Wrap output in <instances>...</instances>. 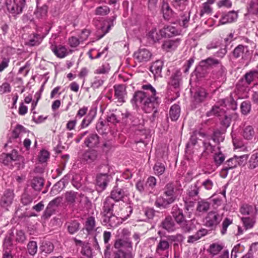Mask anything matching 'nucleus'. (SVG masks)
I'll list each match as a JSON object with an SVG mask.
<instances>
[{
  "instance_id": "36",
  "label": "nucleus",
  "mask_w": 258,
  "mask_h": 258,
  "mask_svg": "<svg viewBox=\"0 0 258 258\" xmlns=\"http://www.w3.org/2000/svg\"><path fill=\"white\" fill-rule=\"evenodd\" d=\"M210 207V203L205 200H202L197 203V212L200 214L205 213L209 210Z\"/></svg>"
},
{
  "instance_id": "59",
  "label": "nucleus",
  "mask_w": 258,
  "mask_h": 258,
  "mask_svg": "<svg viewBox=\"0 0 258 258\" xmlns=\"http://www.w3.org/2000/svg\"><path fill=\"white\" fill-rule=\"evenodd\" d=\"M244 247L240 243H238L233 248L231 253V258H236L237 257V254L241 253L243 251Z\"/></svg>"
},
{
  "instance_id": "5",
  "label": "nucleus",
  "mask_w": 258,
  "mask_h": 258,
  "mask_svg": "<svg viewBox=\"0 0 258 258\" xmlns=\"http://www.w3.org/2000/svg\"><path fill=\"white\" fill-rule=\"evenodd\" d=\"M228 101L227 99H222L217 102L212 108L211 110L208 113V115L212 114L217 115L220 117L221 124L224 127H228L230 124L231 117L228 116L227 113L224 110L223 107L226 105V103Z\"/></svg>"
},
{
  "instance_id": "53",
  "label": "nucleus",
  "mask_w": 258,
  "mask_h": 258,
  "mask_svg": "<svg viewBox=\"0 0 258 258\" xmlns=\"http://www.w3.org/2000/svg\"><path fill=\"white\" fill-rule=\"evenodd\" d=\"M241 221L246 229L251 228L255 223L254 218L250 217H242Z\"/></svg>"
},
{
  "instance_id": "50",
  "label": "nucleus",
  "mask_w": 258,
  "mask_h": 258,
  "mask_svg": "<svg viewBox=\"0 0 258 258\" xmlns=\"http://www.w3.org/2000/svg\"><path fill=\"white\" fill-rule=\"evenodd\" d=\"M206 231L205 229L200 230L198 231L196 234L188 236L187 242L194 243V242L200 239L202 236L206 235Z\"/></svg>"
},
{
  "instance_id": "21",
  "label": "nucleus",
  "mask_w": 258,
  "mask_h": 258,
  "mask_svg": "<svg viewBox=\"0 0 258 258\" xmlns=\"http://www.w3.org/2000/svg\"><path fill=\"white\" fill-rule=\"evenodd\" d=\"M96 115V109L91 108L88 113L83 119L80 124L81 128L87 127L94 120Z\"/></svg>"
},
{
  "instance_id": "47",
  "label": "nucleus",
  "mask_w": 258,
  "mask_h": 258,
  "mask_svg": "<svg viewBox=\"0 0 258 258\" xmlns=\"http://www.w3.org/2000/svg\"><path fill=\"white\" fill-rule=\"evenodd\" d=\"M41 41L40 36L37 34H33L29 36L27 44L31 46L38 45Z\"/></svg>"
},
{
  "instance_id": "10",
  "label": "nucleus",
  "mask_w": 258,
  "mask_h": 258,
  "mask_svg": "<svg viewBox=\"0 0 258 258\" xmlns=\"http://www.w3.org/2000/svg\"><path fill=\"white\" fill-rule=\"evenodd\" d=\"M204 150L203 154L204 155H209L211 153L220 150V147L216 143H213L212 138L206 137L203 141Z\"/></svg>"
},
{
  "instance_id": "62",
  "label": "nucleus",
  "mask_w": 258,
  "mask_h": 258,
  "mask_svg": "<svg viewBox=\"0 0 258 258\" xmlns=\"http://www.w3.org/2000/svg\"><path fill=\"white\" fill-rule=\"evenodd\" d=\"M41 250L46 253H50L53 251L54 249V245L53 243L50 241H46L44 242L41 246Z\"/></svg>"
},
{
  "instance_id": "64",
  "label": "nucleus",
  "mask_w": 258,
  "mask_h": 258,
  "mask_svg": "<svg viewBox=\"0 0 258 258\" xmlns=\"http://www.w3.org/2000/svg\"><path fill=\"white\" fill-rule=\"evenodd\" d=\"M110 67L108 63H105L97 68L94 72L95 74H106L110 71Z\"/></svg>"
},
{
  "instance_id": "48",
  "label": "nucleus",
  "mask_w": 258,
  "mask_h": 258,
  "mask_svg": "<svg viewBox=\"0 0 258 258\" xmlns=\"http://www.w3.org/2000/svg\"><path fill=\"white\" fill-rule=\"evenodd\" d=\"M217 151L218 153H215L213 159L215 165L219 166L223 163L225 159V156L220 150Z\"/></svg>"
},
{
  "instance_id": "11",
  "label": "nucleus",
  "mask_w": 258,
  "mask_h": 258,
  "mask_svg": "<svg viewBox=\"0 0 258 258\" xmlns=\"http://www.w3.org/2000/svg\"><path fill=\"white\" fill-rule=\"evenodd\" d=\"M62 198L57 197L51 201L48 204L44 211L42 217L44 219H48L53 214L60 203L62 201Z\"/></svg>"
},
{
  "instance_id": "27",
  "label": "nucleus",
  "mask_w": 258,
  "mask_h": 258,
  "mask_svg": "<svg viewBox=\"0 0 258 258\" xmlns=\"http://www.w3.org/2000/svg\"><path fill=\"white\" fill-rule=\"evenodd\" d=\"M162 227L168 232L174 231L176 229L175 224L172 217L167 216L161 223Z\"/></svg>"
},
{
  "instance_id": "56",
  "label": "nucleus",
  "mask_w": 258,
  "mask_h": 258,
  "mask_svg": "<svg viewBox=\"0 0 258 258\" xmlns=\"http://www.w3.org/2000/svg\"><path fill=\"white\" fill-rule=\"evenodd\" d=\"M43 186V179L41 178L35 177L32 181V187L36 190H40Z\"/></svg>"
},
{
  "instance_id": "3",
  "label": "nucleus",
  "mask_w": 258,
  "mask_h": 258,
  "mask_svg": "<svg viewBox=\"0 0 258 258\" xmlns=\"http://www.w3.org/2000/svg\"><path fill=\"white\" fill-rule=\"evenodd\" d=\"M114 247L117 249L114 252V258H134V254L132 252V243L130 241L122 239L116 240Z\"/></svg>"
},
{
  "instance_id": "55",
  "label": "nucleus",
  "mask_w": 258,
  "mask_h": 258,
  "mask_svg": "<svg viewBox=\"0 0 258 258\" xmlns=\"http://www.w3.org/2000/svg\"><path fill=\"white\" fill-rule=\"evenodd\" d=\"M80 223L77 221H73L68 223V230L70 233L74 234L79 229Z\"/></svg>"
},
{
  "instance_id": "15",
  "label": "nucleus",
  "mask_w": 258,
  "mask_h": 258,
  "mask_svg": "<svg viewBox=\"0 0 258 258\" xmlns=\"http://www.w3.org/2000/svg\"><path fill=\"white\" fill-rule=\"evenodd\" d=\"M179 38L165 40L162 44V49L166 52H171L175 50L180 43Z\"/></svg>"
},
{
  "instance_id": "6",
  "label": "nucleus",
  "mask_w": 258,
  "mask_h": 258,
  "mask_svg": "<svg viewBox=\"0 0 258 258\" xmlns=\"http://www.w3.org/2000/svg\"><path fill=\"white\" fill-rule=\"evenodd\" d=\"M78 196H80L81 198L80 203H84L85 207H89L91 205V202L87 197H85L84 195L79 194L78 192L74 191H67L64 195L66 202L69 205H73Z\"/></svg>"
},
{
  "instance_id": "61",
  "label": "nucleus",
  "mask_w": 258,
  "mask_h": 258,
  "mask_svg": "<svg viewBox=\"0 0 258 258\" xmlns=\"http://www.w3.org/2000/svg\"><path fill=\"white\" fill-rule=\"evenodd\" d=\"M47 13V7L46 5H43L41 7L37 8L35 14L37 18H42L46 15Z\"/></svg>"
},
{
  "instance_id": "25",
  "label": "nucleus",
  "mask_w": 258,
  "mask_h": 258,
  "mask_svg": "<svg viewBox=\"0 0 258 258\" xmlns=\"http://www.w3.org/2000/svg\"><path fill=\"white\" fill-rule=\"evenodd\" d=\"M161 34L164 35V37H172L179 34L180 31L175 27L169 25L160 30Z\"/></svg>"
},
{
  "instance_id": "37",
  "label": "nucleus",
  "mask_w": 258,
  "mask_h": 258,
  "mask_svg": "<svg viewBox=\"0 0 258 258\" xmlns=\"http://www.w3.org/2000/svg\"><path fill=\"white\" fill-rule=\"evenodd\" d=\"M237 166L236 158L234 157L229 159L224 164L222 169V172H225V175L227 174L229 170L235 168Z\"/></svg>"
},
{
  "instance_id": "41",
  "label": "nucleus",
  "mask_w": 258,
  "mask_h": 258,
  "mask_svg": "<svg viewBox=\"0 0 258 258\" xmlns=\"http://www.w3.org/2000/svg\"><path fill=\"white\" fill-rule=\"evenodd\" d=\"M96 222L95 218L91 216L87 219L85 223V229L89 234L91 233L95 229Z\"/></svg>"
},
{
  "instance_id": "7",
  "label": "nucleus",
  "mask_w": 258,
  "mask_h": 258,
  "mask_svg": "<svg viewBox=\"0 0 258 258\" xmlns=\"http://www.w3.org/2000/svg\"><path fill=\"white\" fill-rule=\"evenodd\" d=\"M222 219V215L218 213L216 211H211L208 213L205 218V226L214 229L219 224Z\"/></svg>"
},
{
  "instance_id": "35",
  "label": "nucleus",
  "mask_w": 258,
  "mask_h": 258,
  "mask_svg": "<svg viewBox=\"0 0 258 258\" xmlns=\"http://www.w3.org/2000/svg\"><path fill=\"white\" fill-rule=\"evenodd\" d=\"M97 157V153L96 151L89 150L83 154L82 159L87 163H90L95 161Z\"/></svg>"
},
{
  "instance_id": "43",
  "label": "nucleus",
  "mask_w": 258,
  "mask_h": 258,
  "mask_svg": "<svg viewBox=\"0 0 258 258\" xmlns=\"http://www.w3.org/2000/svg\"><path fill=\"white\" fill-rule=\"evenodd\" d=\"M240 212L244 215L252 216L254 215V209L251 205L243 204L240 208Z\"/></svg>"
},
{
  "instance_id": "28",
  "label": "nucleus",
  "mask_w": 258,
  "mask_h": 258,
  "mask_svg": "<svg viewBox=\"0 0 258 258\" xmlns=\"http://www.w3.org/2000/svg\"><path fill=\"white\" fill-rule=\"evenodd\" d=\"M169 246L170 243L167 240L161 238L157 245L156 252L159 255H162L163 252L168 251Z\"/></svg>"
},
{
  "instance_id": "54",
  "label": "nucleus",
  "mask_w": 258,
  "mask_h": 258,
  "mask_svg": "<svg viewBox=\"0 0 258 258\" xmlns=\"http://www.w3.org/2000/svg\"><path fill=\"white\" fill-rule=\"evenodd\" d=\"M163 36H164V35L161 34L160 31L158 32L157 30L155 29L152 30L148 34V37L154 42H156L159 40Z\"/></svg>"
},
{
  "instance_id": "44",
  "label": "nucleus",
  "mask_w": 258,
  "mask_h": 258,
  "mask_svg": "<svg viewBox=\"0 0 258 258\" xmlns=\"http://www.w3.org/2000/svg\"><path fill=\"white\" fill-rule=\"evenodd\" d=\"M156 183L157 180L155 177L150 176L148 178L145 184L149 194L153 192L152 190L155 187Z\"/></svg>"
},
{
  "instance_id": "4",
  "label": "nucleus",
  "mask_w": 258,
  "mask_h": 258,
  "mask_svg": "<svg viewBox=\"0 0 258 258\" xmlns=\"http://www.w3.org/2000/svg\"><path fill=\"white\" fill-rule=\"evenodd\" d=\"M128 182L124 180L116 179V185L114 186L109 196L117 203L124 201L125 198L130 195L128 188Z\"/></svg>"
},
{
  "instance_id": "38",
  "label": "nucleus",
  "mask_w": 258,
  "mask_h": 258,
  "mask_svg": "<svg viewBox=\"0 0 258 258\" xmlns=\"http://www.w3.org/2000/svg\"><path fill=\"white\" fill-rule=\"evenodd\" d=\"M180 108L178 105L174 104L170 107L169 116L173 121L176 120L179 117Z\"/></svg>"
},
{
  "instance_id": "9",
  "label": "nucleus",
  "mask_w": 258,
  "mask_h": 258,
  "mask_svg": "<svg viewBox=\"0 0 258 258\" xmlns=\"http://www.w3.org/2000/svg\"><path fill=\"white\" fill-rule=\"evenodd\" d=\"M117 203L116 202H115V201L110 197H107L103 203L102 212L103 217L112 214L114 211L115 213H118L117 209L118 206V205L116 204Z\"/></svg>"
},
{
  "instance_id": "20",
  "label": "nucleus",
  "mask_w": 258,
  "mask_h": 258,
  "mask_svg": "<svg viewBox=\"0 0 258 258\" xmlns=\"http://www.w3.org/2000/svg\"><path fill=\"white\" fill-rule=\"evenodd\" d=\"M103 223L105 225H108L110 227H114L119 224L120 220L117 217L112 213L103 216Z\"/></svg>"
},
{
  "instance_id": "42",
  "label": "nucleus",
  "mask_w": 258,
  "mask_h": 258,
  "mask_svg": "<svg viewBox=\"0 0 258 258\" xmlns=\"http://www.w3.org/2000/svg\"><path fill=\"white\" fill-rule=\"evenodd\" d=\"M188 0H172V6L176 9L182 11L188 4Z\"/></svg>"
},
{
  "instance_id": "46",
  "label": "nucleus",
  "mask_w": 258,
  "mask_h": 258,
  "mask_svg": "<svg viewBox=\"0 0 258 258\" xmlns=\"http://www.w3.org/2000/svg\"><path fill=\"white\" fill-rule=\"evenodd\" d=\"M110 11V8L107 6H100L96 8L94 13L96 15L106 16L109 13Z\"/></svg>"
},
{
  "instance_id": "14",
  "label": "nucleus",
  "mask_w": 258,
  "mask_h": 258,
  "mask_svg": "<svg viewBox=\"0 0 258 258\" xmlns=\"http://www.w3.org/2000/svg\"><path fill=\"white\" fill-rule=\"evenodd\" d=\"M116 17L112 16L111 18L107 19L104 23L103 25L101 26L97 32V35L98 39L102 38L106 33H107L111 27L113 26V21L115 20Z\"/></svg>"
},
{
  "instance_id": "18",
  "label": "nucleus",
  "mask_w": 258,
  "mask_h": 258,
  "mask_svg": "<svg viewBox=\"0 0 258 258\" xmlns=\"http://www.w3.org/2000/svg\"><path fill=\"white\" fill-rule=\"evenodd\" d=\"M109 181L107 174H100L97 175L96 179L97 189L99 191L104 190Z\"/></svg>"
},
{
  "instance_id": "2",
  "label": "nucleus",
  "mask_w": 258,
  "mask_h": 258,
  "mask_svg": "<svg viewBox=\"0 0 258 258\" xmlns=\"http://www.w3.org/2000/svg\"><path fill=\"white\" fill-rule=\"evenodd\" d=\"M179 191L172 183H167L163 189V195L156 199L155 205L160 209L168 208L177 199Z\"/></svg>"
},
{
  "instance_id": "24",
  "label": "nucleus",
  "mask_w": 258,
  "mask_h": 258,
  "mask_svg": "<svg viewBox=\"0 0 258 258\" xmlns=\"http://www.w3.org/2000/svg\"><path fill=\"white\" fill-rule=\"evenodd\" d=\"M163 66V61L161 60H157L152 63L150 67V71L154 74L155 77H161Z\"/></svg>"
},
{
  "instance_id": "60",
  "label": "nucleus",
  "mask_w": 258,
  "mask_h": 258,
  "mask_svg": "<svg viewBox=\"0 0 258 258\" xmlns=\"http://www.w3.org/2000/svg\"><path fill=\"white\" fill-rule=\"evenodd\" d=\"M133 212V208L130 205L126 204L125 207L121 210L120 215L122 219H127Z\"/></svg>"
},
{
  "instance_id": "8",
  "label": "nucleus",
  "mask_w": 258,
  "mask_h": 258,
  "mask_svg": "<svg viewBox=\"0 0 258 258\" xmlns=\"http://www.w3.org/2000/svg\"><path fill=\"white\" fill-rule=\"evenodd\" d=\"M8 11L13 15L22 13L25 5V0H8L6 2Z\"/></svg>"
},
{
  "instance_id": "52",
  "label": "nucleus",
  "mask_w": 258,
  "mask_h": 258,
  "mask_svg": "<svg viewBox=\"0 0 258 258\" xmlns=\"http://www.w3.org/2000/svg\"><path fill=\"white\" fill-rule=\"evenodd\" d=\"M249 168L253 169L258 166V153L252 154L248 161Z\"/></svg>"
},
{
  "instance_id": "32",
  "label": "nucleus",
  "mask_w": 258,
  "mask_h": 258,
  "mask_svg": "<svg viewBox=\"0 0 258 258\" xmlns=\"http://www.w3.org/2000/svg\"><path fill=\"white\" fill-rule=\"evenodd\" d=\"M26 132V129L23 126L20 124L17 125L14 130L12 131V135L10 138L11 142H12V140H15L19 138L23 134L25 133Z\"/></svg>"
},
{
  "instance_id": "49",
  "label": "nucleus",
  "mask_w": 258,
  "mask_h": 258,
  "mask_svg": "<svg viewBox=\"0 0 258 258\" xmlns=\"http://www.w3.org/2000/svg\"><path fill=\"white\" fill-rule=\"evenodd\" d=\"M219 68V71L215 74V79H217L219 82H224L225 80L226 77V69L225 68L220 64L218 66Z\"/></svg>"
},
{
  "instance_id": "12",
  "label": "nucleus",
  "mask_w": 258,
  "mask_h": 258,
  "mask_svg": "<svg viewBox=\"0 0 258 258\" xmlns=\"http://www.w3.org/2000/svg\"><path fill=\"white\" fill-rule=\"evenodd\" d=\"M152 56V53L147 49L139 48L134 54V58L139 62H146L149 61Z\"/></svg>"
},
{
  "instance_id": "30",
  "label": "nucleus",
  "mask_w": 258,
  "mask_h": 258,
  "mask_svg": "<svg viewBox=\"0 0 258 258\" xmlns=\"http://www.w3.org/2000/svg\"><path fill=\"white\" fill-rule=\"evenodd\" d=\"M106 80V77L104 76H96L91 83V87L93 90L98 89L103 86Z\"/></svg>"
},
{
  "instance_id": "1",
  "label": "nucleus",
  "mask_w": 258,
  "mask_h": 258,
  "mask_svg": "<svg viewBox=\"0 0 258 258\" xmlns=\"http://www.w3.org/2000/svg\"><path fill=\"white\" fill-rule=\"evenodd\" d=\"M142 88L144 91L136 92L131 100V102L133 106L136 107L140 106L147 113L153 112V116L155 117L159 105L156 91L150 84L143 85Z\"/></svg>"
},
{
  "instance_id": "34",
  "label": "nucleus",
  "mask_w": 258,
  "mask_h": 258,
  "mask_svg": "<svg viewBox=\"0 0 258 258\" xmlns=\"http://www.w3.org/2000/svg\"><path fill=\"white\" fill-rule=\"evenodd\" d=\"M258 78V71L256 70H251L247 72L243 77V79L247 84H250Z\"/></svg>"
},
{
  "instance_id": "16",
  "label": "nucleus",
  "mask_w": 258,
  "mask_h": 258,
  "mask_svg": "<svg viewBox=\"0 0 258 258\" xmlns=\"http://www.w3.org/2000/svg\"><path fill=\"white\" fill-rule=\"evenodd\" d=\"M18 157L17 152L14 150L10 154H2L1 155L0 160L5 165H12L13 162L17 161Z\"/></svg>"
},
{
  "instance_id": "40",
  "label": "nucleus",
  "mask_w": 258,
  "mask_h": 258,
  "mask_svg": "<svg viewBox=\"0 0 258 258\" xmlns=\"http://www.w3.org/2000/svg\"><path fill=\"white\" fill-rule=\"evenodd\" d=\"M190 11H186L180 14L179 18V24L184 28L188 26V23L190 19Z\"/></svg>"
},
{
  "instance_id": "13",
  "label": "nucleus",
  "mask_w": 258,
  "mask_h": 258,
  "mask_svg": "<svg viewBox=\"0 0 258 258\" xmlns=\"http://www.w3.org/2000/svg\"><path fill=\"white\" fill-rule=\"evenodd\" d=\"M14 194L13 190H6L0 200V206L6 209H8L12 204L14 198Z\"/></svg>"
},
{
  "instance_id": "51",
  "label": "nucleus",
  "mask_w": 258,
  "mask_h": 258,
  "mask_svg": "<svg viewBox=\"0 0 258 258\" xmlns=\"http://www.w3.org/2000/svg\"><path fill=\"white\" fill-rule=\"evenodd\" d=\"M153 170L155 175L160 176L164 173L165 170V166L162 163L157 162L153 167Z\"/></svg>"
},
{
  "instance_id": "23",
  "label": "nucleus",
  "mask_w": 258,
  "mask_h": 258,
  "mask_svg": "<svg viewBox=\"0 0 258 258\" xmlns=\"http://www.w3.org/2000/svg\"><path fill=\"white\" fill-rule=\"evenodd\" d=\"M238 17L237 12L234 11L229 12L228 13L223 15L219 21L221 24H225L229 23H232L235 21Z\"/></svg>"
},
{
  "instance_id": "33",
  "label": "nucleus",
  "mask_w": 258,
  "mask_h": 258,
  "mask_svg": "<svg viewBox=\"0 0 258 258\" xmlns=\"http://www.w3.org/2000/svg\"><path fill=\"white\" fill-rule=\"evenodd\" d=\"M220 64H221L220 62L218 59L210 57L201 60L200 62V66L205 68L219 66Z\"/></svg>"
},
{
  "instance_id": "22",
  "label": "nucleus",
  "mask_w": 258,
  "mask_h": 258,
  "mask_svg": "<svg viewBox=\"0 0 258 258\" xmlns=\"http://www.w3.org/2000/svg\"><path fill=\"white\" fill-rule=\"evenodd\" d=\"M99 143V137L96 134L89 135L84 141L85 145L89 148L97 147Z\"/></svg>"
},
{
  "instance_id": "63",
  "label": "nucleus",
  "mask_w": 258,
  "mask_h": 258,
  "mask_svg": "<svg viewBox=\"0 0 258 258\" xmlns=\"http://www.w3.org/2000/svg\"><path fill=\"white\" fill-rule=\"evenodd\" d=\"M247 47H245L243 45H238L233 50V54L235 58H238L242 56L245 49H246Z\"/></svg>"
},
{
  "instance_id": "39",
  "label": "nucleus",
  "mask_w": 258,
  "mask_h": 258,
  "mask_svg": "<svg viewBox=\"0 0 258 258\" xmlns=\"http://www.w3.org/2000/svg\"><path fill=\"white\" fill-rule=\"evenodd\" d=\"M177 224L183 229L185 232H188L190 230V228L188 226L187 224V221L185 219V217L183 214L176 216V218H174Z\"/></svg>"
},
{
  "instance_id": "58",
  "label": "nucleus",
  "mask_w": 258,
  "mask_h": 258,
  "mask_svg": "<svg viewBox=\"0 0 258 258\" xmlns=\"http://www.w3.org/2000/svg\"><path fill=\"white\" fill-rule=\"evenodd\" d=\"M232 219L229 218H226L222 223L221 233L222 235H225L227 233L228 227L232 223Z\"/></svg>"
},
{
  "instance_id": "29",
  "label": "nucleus",
  "mask_w": 258,
  "mask_h": 258,
  "mask_svg": "<svg viewBox=\"0 0 258 258\" xmlns=\"http://www.w3.org/2000/svg\"><path fill=\"white\" fill-rule=\"evenodd\" d=\"M241 134L243 138L247 140H252L255 135L254 130L251 125L244 126Z\"/></svg>"
},
{
  "instance_id": "19",
  "label": "nucleus",
  "mask_w": 258,
  "mask_h": 258,
  "mask_svg": "<svg viewBox=\"0 0 258 258\" xmlns=\"http://www.w3.org/2000/svg\"><path fill=\"white\" fill-rule=\"evenodd\" d=\"M50 49L57 57L60 58H64L69 54L67 48L64 46L51 44Z\"/></svg>"
},
{
  "instance_id": "45",
  "label": "nucleus",
  "mask_w": 258,
  "mask_h": 258,
  "mask_svg": "<svg viewBox=\"0 0 258 258\" xmlns=\"http://www.w3.org/2000/svg\"><path fill=\"white\" fill-rule=\"evenodd\" d=\"M181 73L180 71H177L171 77L170 84L174 88H177L179 85L180 76Z\"/></svg>"
},
{
  "instance_id": "26",
  "label": "nucleus",
  "mask_w": 258,
  "mask_h": 258,
  "mask_svg": "<svg viewBox=\"0 0 258 258\" xmlns=\"http://www.w3.org/2000/svg\"><path fill=\"white\" fill-rule=\"evenodd\" d=\"M115 96L118 99V101L120 103L125 102L124 97L126 94L125 89L123 85H115L114 86Z\"/></svg>"
},
{
  "instance_id": "31",
  "label": "nucleus",
  "mask_w": 258,
  "mask_h": 258,
  "mask_svg": "<svg viewBox=\"0 0 258 258\" xmlns=\"http://www.w3.org/2000/svg\"><path fill=\"white\" fill-rule=\"evenodd\" d=\"M247 13L251 15H258V0H250L246 6Z\"/></svg>"
},
{
  "instance_id": "17",
  "label": "nucleus",
  "mask_w": 258,
  "mask_h": 258,
  "mask_svg": "<svg viewBox=\"0 0 258 258\" xmlns=\"http://www.w3.org/2000/svg\"><path fill=\"white\" fill-rule=\"evenodd\" d=\"M208 95V92L204 88H199L195 93L193 96V103L195 105H199L204 102Z\"/></svg>"
},
{
  "instance_id": "57",
  "label": "nucleus",
  "mask_w": 258,
  "mask_h": 258,
  "mask_svg": "<svg viewBox=\"0 0 258 258\" xmlns=\"http://www.w3.org/2000/svg\"><path fill=\"white\" fill-rule=\"evenodd\" d=\"M213 143H216L218 145L221 142H223L224 140V136L220 131H215L211 137Z\"/></svg>"
}]
</instances>
